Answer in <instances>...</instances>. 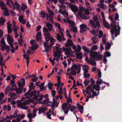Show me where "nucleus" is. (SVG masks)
<instances>
[{
	"instance_id": "f257e3e1",
	"label": "nucleus",
	"mask_w": 122,
	"mask_h": 122,
	"mask_svg": "<svg viewBox=\"0 0 122 122\" xmlns=\"http://www.w3.org/2000/svg\"><path fill=\"white\" fill-rule=\"evenodd\" d=\"M43 96L42 95L39 96V95L38 96L34 97L30 100H25L24 102H22V101L24 99V98H23L21 100L17 101V106L22 109L26 110L28 109V107L25 105L29 104L30 102H33V104L35 105L37 104V102L36 101H37L40 104H45L48 102L49 101L48 98L46 99L42 102L41 101L43 99Z\"/></svg>"
},
{
	"instance_id": "f03ea898",
	"label": "nucleus",
	"mask_w": 122,
	"mask_h": 122,
	"mask_svg": "<svg viewBox=\"0 0 122 122\" xmlns=\"http://www.w3.org/2000/svg\"><path fill=\"white\" fill-rule=\"evenodd\" d=\"M55 49L56 51H54V56L55 57H57L56 59L57 61H58L60 59L61 52H65V54L67 55V57H68V56L72 53L71 50L70 48H65L64 47L60 48L56 46Z\"/></svg>"
},
{
	"instance_id": "7ed1b4c3",
	"label": "nucleus",
	"mask_w": 122,
	"mask_h": 122,
	"mask_svg": "<svg viewBox=\"0 0 122 122\" xmlns=\"http://www.w3.org/2000/svg\"><path fill=\"white\" fill-rule=\"evenodd\" d=\"M67 100V103H64L62 104L61 107V108L63 111H64L65 114H67L69 110L71 112H73L74 114L75 115L73 111L75 110L76 108V107L75 106H71V104L69 103L70 102H72V100L70 97L66 99Z\"/></svg>"
},
{
	"instance_id": "20e7f679",
	"label": "nucleus",
	"mask_w": 122,
	"mask_h": 122,
	"mask_svg": "<svg viewBox=\"0 0 122 122\" xmlns=\"http://www.w3.org/2000/svg\"><path fill=\"white\" fill-rule=\"evenodd\" d=\"M33 84V82H31L29 86V90L24 95L27 98H29L33 96L35 97V96H38L39 95L40 91H38L37 92L36 90L31 91L32 90L34 89L35 88Z\"/></svg>"
},
{
	"instance_id": "39448f33",
	"label": "nucleus",
	"mask_w": 122,
	"mask_h": 122,
	"mask_svg": "<svg viewBox=\"0 0 122 122\" xmlns=\"http://www.w3.org/2000/svg\"><path fill=\"white\" fill-rule=\"evenodd\" d=\"M94 90L93 88H92V85L88 86L86 88V90L85 91V92L87 94H88L89 96H87L86 97V101L87 102L89 100V99L90 98H93L95 96L98 95L99 92H98V93L97 94L95 91H94Z\"/></svg>"
},
{
	"instance_id": "423d86ee",
	"label": "nucleus",
	"mask_w": 122,
	"mask_h": 122,
	"mask_svg": "<svg viewBox=\"0 0 122 122\" xmlns=\"http://www.w3.org/2000/svg\"><path fill=\"white\" fill-rule=\"evenodd\" d=\"M116 22H112L111 25V26L112 27L111 30V31L112 35V37L113 39H114V35L115 37H116L117 35H119L120 34V28L119 25V22H118V29H117V25H116Z\"/></svg>"
},
{
	"instance_id": "0eeeda50",
	"label": "nucleus",
	"mask_w": 122,
	"mask_h": 122,
	"mask_svg": "<svg viewBox=\"0 0 122 122\" xmlns=\"http://www.w3.org/2000/svg\"><path fill=\"white\" fill-rule=\"evenodd\" d=\"M81 70L80 65L79 64H74L72 66L70 74L71 75H75L76 74V72L78 73H79L80 72Z\"/></svg>"
},
{
	"instance_id": "6e6552de",
	"label": "nucleus",
	"mask_w": 122,
	"mask_h": 122,
	"mask_svg": "<svg viewBox=\"0 0 122 122\" xmlns=\"http://www.w3.org/2000/svg\"><path fill=\"white\" fill-rule=\"evenodd\" d=\"M90 57L95 60L100 61L102 59V56L99 52H90Z\"/></svg>"
},
{
	"instance_id": "1a4fd4ad",
	"label": "nucleus",
	"mask_w": 122,
	"mask_h": 122,
	"mask_svg": "<svg viewBox=\"0 0 122 122\" xmlns=\"http://www.w3.org/2000/svg\"><path fill=\"white\" fill-rule=\"evenodd\" d=\"M7 2H6V5H9L10 7H11L12 6L10 4H11L13 6V9L14 10L16 8L17 10H18L19 8L20 7L19 4L16 2L14 3L13 1L11 0H6Z\"/></svg>"
},
{
	"instance_id": "9d476101",
	"label": "nucleus",
	"mask_w": 122,
	"mask_h": 122,
	"mask_svg": "<svg viewBox=\"0 0 122 122\" xmlns=\"http://www.w3.org/2000/svg\"><path fill=\"white\" fill-rule=\"evenodd\" d=\"M54 40H54L52 38L50 39L51 46L48 45L47 44L46 42H44V47L45 48V51L47 53H47L51 50V46L53 45L54 44Z\"/></svg>"
},
{
	"instance_id": "9b49d317",
	"label": "nucleus",
	"mask_w": 122,
	"mask_h": 122,
	"mask_svg": "<svg viewBox=\"0 0 122 122\" xmlns=\"http://www.w3.org/2000/svg\"><path fill=\"white\" fill-rule=\"evenodd\" d=\"M93 20L94 21L96 22V25L94 22L92 20H90V23L93 28H96L97 27L99 28L101 27V25L99 22L98 21V19L97 17L96 16H94L93 17Z\"/></svg>"
},
{
	"instance_id": "f8f14e48",
	"label": "nucleus",
	"mask_w": 122,
	"mask_h": 122,
	"mask_svg": "<svg viewBox=\"0 0 122 122\" xmlns=\"http://www.w3.org/2000/svg\"><path fill=\"white\" fill-rule=\"evenodd\" d=\"M8 96H10V98H9L8 100V102H11L12 100H15L16 99V95L15 93L9 92Z\"/></svg>"
},
{
	"instance_id": "ddd939ff",
	"label": "nucleus",
	"mask_w": 122,
	"mask_h": 122,
	"mask_svg": "<svg viewBox=\"0 0 122 122\" xmlns=\"http://www.w3.org/2000/svg\"><path fill=\"white\" fill-rule=\"evenodd\" d=\"M87 25L85 24H82L80 25V32L81 33H83L86 30Z\"/></svg>"
},
{
	"instance_id": "4468645a",
	"label": "nucleus",
	"mask_w": 122,
	"mask_h": 122,
	"mask_svg": "<svg viewBox=\"0 0 122 122\" xmlns=\"http://www.w3.org/2000/svg\"><path fill=\"white\" fill-rule=\"evenodd\" d=\"M77 15L83 19L86 20L89 18V17L86 16L84 14L82 13L81 11H79L78 12Z\"/></svg>"
},
{
	"instance_id": "2eb2a0df",
	"label": "nucleus",
	"mask_w": 122,
	"mask_h": 122,
	"mask_svg": "<svg viewBox=\"0 0 122 122\" xmlns=\"http://www.w3.org/2000/svg\"><path fill=\"white\" fill-rule=\"evenodd\" d=\"M11 91H13L15 90L17 94H19L21 93L23 91V88H11L10 89Z\"/></svg>"
},
{
	"instance_id": "dca6fc26",
	"label": "nucleus",
	"mask_w": 122,
	"mask_h": 122,
	"mask_svg": "<svg viewBox=\"0 0 122 122\" xmlns=\"http://www.w3.org/2000/svg\"><path fill=\"white\" fill-rule=\"evenodd\" d=\"M7 41L9 44L11 46L13 45L12 43L13 42L14 40L11 36L9 35H8L7 37Z\"/></svg>"
},
{
	"instance_id": "f3484780",
	"label": "nucleus",
	"mask_w": 122,
	"mask_h": 122,
	"mask_svg": "<svg viewBox=\"0 0 122 122\" xmlns=\"http://www.w3.org/2000/svg\"><path fill=\"white\" fill-rule=\"evenodd\" d=\"M0 45L2 47V48L0 49L1 50L4 51L5 50V47L6 46V44L5 42L4 39L3 38L2 39L0 42Z\"/></svg>"
},
{
	"instance_id": "a211bd4d",
	"label": "nucleus",
	"mask_w": 122,
	"mask_h": 122,
	"mask_svg": "<svg viewBox=\"0 0 122 122\" xmlns=\"http://www.w3.org/2000/svg\"><path fill=\"white\" fill-rule=\"evenodd\" d=\"M7 24L8 32L9 33H11L12 32V30L11 28L12 24L10 23V21H9L7 22Z\"/></svg>"
},
{
	"instance_id": "6ab92c4d",
	"label": "nucleus",
	"mask_w": 122,
	"mask_h": 122,
	"mask_svg": "<svg viewBox=\"0 0 122 122\" xmlns=\"http://www.w3.org/2000/svg\"><path fill=\"white\" fill-rule=\"evenodd\" d=\"M22 82L20 81H18V85L19 87H23L25 85V81L24 79L22 78L21 79Z\"/></svg>"
},
{
	"instance_id": "aec40b11",
	"label": "nucleus",
	"mask_w": 122,
	"mask_h": 122,
	"mask_svg": "<svg viewBox=\"0 0 122 122\" xmlns=\"http://www.w3.org/2000/svg\"><path fill=\"white\" fill-rule=\"evenodd\" d=\"M71 10L74 12H77L78 10V8L74 5H70L69 6Z\"/></svg>"
},
{
	"instance_id": "412c9836",
	"label": "nucleus",
	"mask_w": 122,
	"mask_h": 122,
	"mask_svg": "<svg viewBox=\"0 0 122 122\" xmlns=\"http://www.w3.org/2000/svg\"><path fill=\"white\" fill-rule=\"evenodd\" d=\"M59 103V102H57L56 100L54 99L53 102L52 103V104L51 106V108L53 109L54 107H57L58 106V104Z\"/></svg>"
},
{
	"instance_id": "4be33fe9",
	"label": "nucleus",
	"mask_w": 122,
	"mask_h": 122,
	"mask_svg": "<svg viewBox=\"0 0 122 122\" xmlns=\"http://www.w3.org/2000/svg\"><path fill=\"white\" fill-rule=\"evenodd\" d=\"M19 21L21 23L25 24L26 23V20L24 19V16L22 15H20L18 18Z\"/></svg>"
},
{
	"instance_id": "5701e85b",
	"label": "nucleus",
	"mask_w": 122,
	"mask_h": 122,
	"mask_svg": "<svg viewBox=\"0 0 122 122\" xmlns=\"http://www.w3.org/2000/svg\"><path fill=\"white\" fill-rule=\"evenodd\" d=\"M41 34L40 31L36 35V38L38 41H40L41 39Z\"/></svg>"
},
{
	"instance_id": "b1692460",
	"label": "nucleus",
	"mask_w": 122,
	"mask_h": 122,
	"mask_svg": "<svg viewBox=\"0 0 122 122\" xmlns=\"http://www.w3.org/2000/svg\"><path fill=\"white\" fill-rule=\"evenodd\" d=\"M47 108L46 107H41L39 109V112L40 114L42 112L44 113L47 110Z\"/></svg>"
},
{
	"instance_id": "393cba45",
	"label": "nucleus",
	"mask_w": 122,
	"mask_h": 122,
	"mask_svg": "<svg viewBox=\"0 0 122 122\" xmlns=\"http://www.w3.org/2000/svg\"><path fill=\"white\" fill-rule=\"evenodd\" d=\"M56 38L58 41H60L62 40L64 41L65 39V38H64V37H63L62 36H61L59 34H56Z\"/></svg>"
},
{
	"instance_id": "a878e982",
	"label": "nucleus",
	"mask_w": 122,
	"mask_h": 122,
	"mask_svg": "<svg viewBox=\"0 0 122 122\" xmlns=\"http://www.w3.org/2000/svg\"><path fill=\"white\" fill-rule=\"evenodd\" d=\"M77 108L78 109L79 111L82 114L83 111V106L80 105L79 103H77Z\"/></svg>"
},
{
	"instance_id": "bb28decb",
	"label": "nucleus",
	"mask_w": 122,
	"mask_h": 122,
	"mask_svg": "<svg viewBox=\"0 0 122 122\" xmlns=\"http://www.w3.org/2000/svg\"><path fill=\"white\" fill-rule=\"evenodd\" d=\"M0 6L2 10H4L7 7L4 2L1 0H0Z\"/></svg>"
},
{
	"instance_id": "cd10ccee",
	"label": "nucleus",
	"mask_w": 122,
	"mask_h": 122,
	"mask_svg": "<svg viewBox=\"0 0 122 122\" xmlns=\"http://www.w3.org/2000/svg\"><path fill=\"white\" fill-rule=\"evenodd\" d=\"M73 43L72 40L68 39L67 41V42L65 44L66 46H69L73 45Z\"/></svg>"
},
{
	"instance_id": "c85d7f7f",
	"label": "nucleus",
	"mask_w": 122,
	"mask_h": 122,
	"mask_svg": "<svg viewBox=\"0 0 122 122\" xmlns=\"http://www.w3.org/2000/svg\"><path fill=\"white\" fill-rule=\"evenodd\" d=\"M76 56L77 58L80 60L82 58V54L81 52H78L76 53Z\"/></svg>"
},
{
	"instance_id": "c756f323",
	"label": "nucleus",
	"mask_w": 122,
	"mask_h": 122,
	"mask_svg": "<svg viewBox=\"0 0 122 122\" xmlns=\"http://www.w3.org/2000/svg\"><path fill=\"white\" fill-rule=\"evenodd\" d=\"M46 24V26L48 27V29L49 31H51L52 30L53 28L52 25L49 23L45 22Z\"/></svg>"
},
{
	"instance_id": "7c9ffc66",
	"label": "nucleus",
	"mask_w": 122,
	"mask_h": 122,
	"mask_svg": "<svg viewBox=\"0 0 122 122\" xmlns=\"http://www.w3.org/2000/svg\"><path fill=\"white\" fill-rule=\"evenodd\" d=\"M89 69V67L88 66L84 65L83 68V70L84 71V73H87Z\"/></svg>"
},
{
	"instance_id": "2f4dec72",
	"label": "nucleus",
	"mask_w": 122,
	"mask_h": 122,
	"mask_svg": "<svg viewBox=\"0 0 122 122\" xmlns=\"http://www.w3.org/2000/svg\"><path fill=\"white\" fill-rule=\"evenodd\" d=\"M92 88L94 90L95 89L96 91H98L100 90V86L97 85H94L93 87L92 86Z\"/></svg>"
},
{
	"instance_id": "473e14b6",
	"label": "nucleus",
	"mask_w": 122,
	"mask_h": 122,
	"mask_svg": "<svg viewBox=\"0 0 122 122\" xmlns=\"http://www.w3.org/2000/svg\"><path fill=\"white\" fill-rule=\"evenodd\" d=\"M4 10V11L3 12L4 15L5 16H9V13L7 7L5 8Z\"/></svg>"
},
{
	"instance_id": "72a5a7b5",
	"label": "nucleus",
	"mask_w": 122,
	"mask_h": 122,
	"mask_svg": "<svg viewBox=\"0 0 122 122\" xmlns=\"http://www.w3.org/2000/svg\"><path fill=\"white\" fill-rule=\"evenodd\" d=\"M92 43L94 44H96L99 42L98 38L95 37H92Z\"/></svg>"
},
{
	"instance_id": "f704fd0d",
	"label": "nucleus",
	"mask_w": 122,
	"mask_h": 122,
	"mask_svg": "<svg viewBox=\"0 0 122 122\" xmlns=\"http://www.w3.org/2000/svg\"><path fill=\"white\" fill-rule=\"evenodd\" d=\"M67 22L70 24L71 26H74L75 24L73 21H70L69 19L68 18H67Z\"/></svg>"
},
{
	"instance_id": "c9c22d12",
	"label": "nucleus",
	"mask_w": 122,
	"mask_h": 122,
	"mask_svg": "<svg viewBox=\"0 0 122 122\" xmlns=\"http://www.w3.org/2000/svg\"><path fill=\"white\" fill-rule=\"evenodd\" d=\"M19 28V27L18 26H16L15 24H13L12 28L14 32H17V30Z\"/></svg>"
},
{
	"instance_id": "e433bc0d",
	"label": "nucleus",
	"mask_w": 122,
	"mask_h": 122,
	"mask_svg": "<svg viewBox=\"0 0 122 122\" xmlns=\"http://www.w3.org/2000/svg\"><path fill=\"white\" fill-rule=\"evenodd\" d=\"M59 12L62 14L63 15H66V17H67L68 15L66 11H62L61 9L59 10Z\"/></svg>"
},
{
	"instance_id": "4c0bfd02",
	"label": "nucleus",
	"mask_w": 122,
	"mask_h": 122,
	"mask_svg": "<svg viewBox=\"0 0 122 122\" xmlns=\"http://www.w3.org/2000/svg\"><path fill=\"white\" fill-rule=\"evenodd\" d=\"M25 117V115L24 114H17L16 115V117L17 118V119H20V117L21 119L24 118Z\"/></svg>"
},
{
	"instance_id": "58836bf2",
	"label": "nucleus",
	"mask_w": 122,
	"mask_h": 122,
	"mask_svg": "<svg viewBox=\"0 0 122 122\" xmlns=\"http://www.w3.org/2000/svg\"><path fill=\"white\" fill-rule=\"evenodd\" d=\"M103 22L104 26L108 29H109V25L108 23L107 22L106 20L103 21Z\"/></svg>"
},
{
	"instance_id": "ea45409f",
	"label": "nucleus",
	"mask_w": 122,
	"mask_h": 122,
	"mask_svg": "<svg viewBox=\"0 0 122 122\" xmlns=\"http://www.w3.org/2000/svg\"><path fill=\"white\" fill-rule=\"evenodd\" d=\"M111 46V45L109 42H107L106 45L105 50L106 51H107L110 48Z\"/></svg>"
},
{
	"instance_id": "a19ab883",
	"label": "nucleus",
	"mask_w": 122,
	"mask_h": 122,
	"mask_svg": "<svg viewBox=\"0 0 122 122\" xmlns=\"http://www.w3.org/2000/svg\"><path fill=\"white\" fill-rule=\"evenodd\" d=\"M45 35L46 36V41H48L51 39L50 37V34L48 33L45 34Z\"/></svg>"
},
{
	"instance_id": "79ce46f5",
	"label": "nucleus",
	"mask_w": 122,
	"mask_h": 122,
	"mask_svg": "<svg viewBox=\"0 0 122 122\" xmlns=\"http://www.w3.org/2000/svg\"><path fill=\"white\" fill-rule=\"evenodd\" d=\"M5 20L2 17H1L0 19V26L4 25Z\"/></svg>"
},
{
	"instance_id": "37998d69",
	"label": "nucleus",
	"mask_w": 122,
	"mask_h": 122,
	"mask_svg": "<svg viewBox=\"0 0 122 122\" xmlns=\"http://www.w3.org/2000/svg\"><path fill=\"white\" fill-rule=\"evenodd\" d=\"M38 46L37 44H36L35 45H33L31 47V50L32 51H35Z\"/></svg>"
},
{
	"instance_id": "c03bdc74",
	"label": "nucleus",
	"mask_w": 122,
	"mask_h": 122,
	"mask_svg": "<svg viewBox=\"0 0 122 122\" xmlns=\"http://www.w3.org/2000/svg\"><path fill=\"white\" fill-rule=\"evenodd\" d=\"M50 112H51V109H50L49 111L46 113V115L47 118L50 119H51V114Z\"/></svg>"
},
{
	"instance_id": "a18cd8bd",
	"label": "nucleus",
	"mask_w": 122,
	"mask_h": 122,
	"mask_svg": "<svg viewBox=\"0 0 122 122\" xmlns=\"http://www.w3.org/2000/svg\"><path fill=\"white\" fill-rule=\"evenodd\" d=\"M27 7L26 5H25L24 4H22V6L21 7V9L23 11L27 8Z\"/></svg>"
},
{
	"instance_id": "49530a36",
	"label": "nucleus",
	"mask_w": 122,
	"mask_h": 122,
	"mask_svg": "<svg viewBox=\"0 0 122 122\" xmlns=\"http://www.w3.org/2000/svg\"><path fill=\"white\" fill-rule=\"evenodd\" d=\"M98 80L96 82V83L97 85H99L102 84L103 81L102 80L99 78H98Z\"/></svg>"
},
{
	"instance_id": "de8ad7c7",
	"label": "nucleus",
	"mask_w": 122,
	"mask_h": 122,
	"mask_svg": "<svg viewBox=\"0 0 122 122\" xmlns=\"http://www.w3.org/2000/svg\"><path fill=\"white\" fill-rule=\"evenodd\" d=\"M10 84L12 85V87L13 88H15L16 87V85L15 83V81L13 80H11L10 81Z\"/></svg>"
},
{
	"instance_id": "09e8293b",
	"label": "nucleus",
	"mask_w": 122,
	"mask_h": 122,
	"mask_svg": "<svg viewBox=\"0 0 122 122\" xmlns=\"http://www.w3.org/2000/svg\"><path fill=\"white\" fill-rule=\"evenodd\" d=\"M98 47L97 46L95 45L93 46L91 48V52H93L92 51L93 50H97V49Z\"/></svg>"
},
{
	"instance_id": "8fccbe9b",
	"label": "nucleus",
	"mask_w": 122,
	"mask_h": 122,
	"mask_svg": "<svg viewBox=\"0 0 122 122\" xmlns=\"http://www.w3.org/2000/svg\"><path fill=\"white\" fill-rule=\"evenodd\" d=\"M71 30L73 31V32L75 34H76L77 32V28L76 27H72V28L70 29Z\"/></svg>"
},
{
	"instance_id": "3c124183",
	"label": "nucleus",
	"mask_w": 122,
	"mask_h": 122,
	"mask_svg": "<svg viewBox=\"0 0 122 122\" xmlns=\"http://www.w3.org/2000/svg\"><path fill=\"white\" fill-rule=\"evenodd\" d=\"M15 118V115H11L9 116H7L6 117V119H12L13 118Z\"/></svg>"
},
{
	"instance_id": "603ef678",
	"label": "nucleus",
	"mask_w": 122,
	"mask_h": 122,
	"mask_svg": "<svg viewBox=\"0 0 122 122\" xmlns=\"http://www.w3.org/2000/svg\"><path fill=\"white\" fill-rule=\"evenodd\" d=\"M88 63L90 64L92 66H95L96 64V63L95 61H92L90 60L89 61Z\"/></svg>"
},
{
	"instance_id": "864d4df0",
	"label": "nucleus",
	"mask_w": 122,
	"mask_h": 122,
	"mask_svg": "<svg viewBox=\"0 0 122 122\" xmlns=\"http://www.w3.org/2000/svg\"><path fill=\"white\" fill-rule=\"evenodd\" d=\"M29 55H28L27 54H24L23 56L24 58L25 59L26 61L29 60Z\"/></svg>"
},
{
	"instance_id": "5fc2aeb1",
	"label": "nucleus",
	"mask_w": 122,
	"mask_h": 122,
	"mask_svg": "<svg viewBox=\"0 0 122 122\" xmlns=\"http://www.w3.org/2000/svg\"><path fill=\"white\" fill-rule=\"evenodd\" d=\"M87 73H84L83 75L84 76V78H88L90 76V75L89 74H87Z\"/></svg>"
},
{
	"instance_id": "6e6d98bb",
	"label": "nucleus",
	"mask_w": 122,
	"mask_h": 122,
	"mask_svg": "<svg viewBox=\"0 0 122 122\" xmlns=\"http://www.w3.org/2000/svg\"><path fill=\"white\" fill-rule=\"evenodd\" d=\"M99 6L101 8L104 10H105L107 8V6L106 5H104L102 3H101L99 5Z\"/></svg>"
},
{
	"instance_id": "4d7b16f0",
	"label": "nucleus",
	"mask_w": 122,
	"mask_h": 122,
	"mask_svg": "<svg viewBox=\"0 0 122 122\" xmlns=\"http://www.w3.org/2000/svg\"><path fill=\"white\" fill-rule=\"evenodd\" d=\"M99 6L101 8L104 10H105L107 8V6L106 5H104L102 3H101L99 5Z\"/></svg>"
},
{
	"instance_id": "13d9d810",
	"label": "nucleus",
	"mask_w": 122,
	"mask_h": 122,
	"mask_svg": "<svg viewBox=\"0 0 122 122\" xmlns=\"http://www.w3.org/2000/svg\"><path fill=\"white\" fill-rule=\"evenodd\" d=\"M111 56V54L110 52L109 51H107L104 54V56L105 57H109Z\"/></svg>"
},
{
	"instance_id": "bf43d9fd",
	"label": "nucleus",
	"mask_w": 122,
	"mask_h": 122,
	"mask_svg": "<svg viewBox=\"0 0 122 122\" xmlns=\"http://www.w3.org/2000/svg\"><path fill=\"white\" fill-rule=\"evenodd\" d=\"M97 71L98 72V76L99 77L98 78H101L102 76L101 71L99 69H98L97 70Z\"/></svg>"
},
{
	"instance_id": "052dcab7",
	"label": "nucleus",
	"mask_w": 122,
	"mask_h": 122,
	"mask_svg": "<svg viewBox=\"0 0 122 122\" xmlns=\"http://www.w3.org/2000/svg\"><path fill=\"white\" fill-rule=\"evenodd\" d=\"M106 35H104L103 36L102 39V41L103 43V44L105 45L106 44Z\"/></svg>"
},
{
	"instance_id": "680f3d73",
	"label": "nucleus",
	"mask_w": 122,
	"mask_h": 122,
	"mask_svg": "<svg viewBox=\"0 0 122 122\" xmlns=\"http://www.w3.org/2000/svg\"><path fill=\"white\" fill-rule=\"evenodd\" d=\"M47 14H46L45 13L42 11L40 13L41 16L43 18H44L46 16V15Z\"/></svg>"
},
{
	"instance_id": "e2e57ef3",
	"label": "nucleus",
	"mask_w": 122,
	"mask_h": 122,
	"mask_svg": "<svg viewBox=\"0 0 122 122\" xmlns=\"http://www.w3.org/2000/svg\"><path fill=\"white\" fill-rule=\"evenodd\" d=\"M59 32L61 33L63 37L64 36L63 32H64V30L61 28V27L59 28Z\"/></svg>"
},
{
	"instance_id": "0e129e2a",
	"label": "nucleus",
	"mask_w": 122,
	"mask_h": 122,
	"mask_svg": "<svg viewBox=\"0 0 122 122\" xmlns=\"http://www.w3.org/2000/svg\"><path fill=\"white\" fill-rule=\"evenodd\" d=\"M82 49L86 52H88L89 51V50L85 46H82Z\"/></svg>"
},
{
	"instance_id": "69168bd1",
	"label": "nucleus",
	"mask_w": 122,
	"mask_h": 122,
	"mask_svg": "<svg viewBox=\"0 0 122 122\" xmlns=\"http://www.w3.org/2000/svg\"><path fill=\"white\" fill-rule=\"evenodd\" d=\"M70 31L69 30H66V34L67 36L70 38H71L72 37L70 34H69Z\"/></svg>"
},
{
	"instance_id": "338daca9",
	"label": "nucleus",
	"mask_w": 122,
	"mask_h": 122,
	"mask_svg": "<svg viewBox=\"0 0 122 122\" xmlns=\"http://www.w3.org/2000/svg\"><path fill=\"white\" fill-rule=\"evenodd\" d=\"M90 32L94 36H96L97 34L96 33V32L95 31V29H94L92 30H91Z\"/></svg>"
},
{
	"instance_id": "774afa93",
	"label": "nucleus",
	"mask_w": 122,
	"mask_h": 122,
	"mask_svg": "<svg viewBox=\"0 0 122 122\" xmlns=\"http://www.w3.org/2000/svg\"><path fill=\"white\" fill-rule=\"evenodd\" d=\"M99 35L98 37L100 38H101L102 37L103 35V32L102 30H100L99 32Z\"/></svg>"
}]
</instances>
